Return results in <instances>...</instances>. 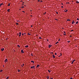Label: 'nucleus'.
I'll use <instances>...</instances> for the list:
<instances>
[{
	"instance_id": "nucleus-6",
	"label": "nucleus",
	"mask_w": 79,
	"mask_h": 79,
	"mask_svg": "<svg viewBox=\"0 0 79 79\" xmlns=\"http://www.w3.org/2000/svg\"><path fill=\"white\" fill-rule=\"evenodd\" d=\"M31 63H33V64H34V61L32 60L31 61Z\"/></svg>"
},
{
	"instance_id": "nucleus-64",
	"label": "nucleus",
	"mask_w": 79,
	"mask_h": 79,
	"mask_svg": "<svg viewBox=\"0 0 79 79\" xmlns=\"http://www.w3.org/2000/svg\"><path fill=\"white\" fill-rule=\"evenodd\" d=\"M31 16L32 17V15H31Z\"/></svg>"
},
{
	"instance_id": "nucleus-28",
	"label": "nucleus",
	"mask_w": 79,
	"mask_h": 79,
	"mask_svg": "<svg viewBox=\"0 0 79 79\" xmlns=\"http://www.w3.org/2000/svg\"><path fill=\"white\" fill-rule=\"evenodd\" d=\"M24 8V6L22 7V8Z\"/></svg>"
},
{
	"instance_id": "nucleus-40",
	"label": "nucleus",
	"mask_w": 79,
	"mask_h": 79,
	"mask_svg": "<svg viewBox=\"0 0 79 79\" xmlns=\"http://www.w3.org/2000/svg\"><path fill=\"white\" fill-rule=\"evenodd\" d=\"M60 39H59V40H58V41H60Z\"/></svg>"
},
{
	"instance_id": "nucleus-38",
	"label": "nucleus",
	"mask_w": 79,
	"mask_h": 79,
	"mask_svg": "<svg viewBox=\"0 0 79 79\" xmlns=\"http://www.w3.org/2000/svg\"><path fill=\"white\" fill-rule=\"evenodd\" d=\"M64 35H66V34H64Z\"/></svg>"
},
{
	"instance_id": "nucleus-25",
	"label": "nucleus",
	"mask_w": 79,
	"mask_h": 79,
	"mask_svg": "<svg viewBox=\"0 0 79 79\" xmlns=\"http://www.w3.org/2000/svg\"><path fill=\"white\" fill-rule=\"evenodd\" d=\"M67 21H71V20H70V19H68V20H67Z\"/></svg>"
},
{
	"instance_id": "nucleus-56",
	"label": "nucleus",
	"mask_w": 79,
	"mask_h": 79,
	"mask_svg": "<svg viewBox=\"0 0 79 79\" xmlns=\"http://www.w3.org/2000/svg\"><path fill=\"white\" fill-rule=\"evenodd\" d=\"M51 79H53V78H51Z\"/></svg>"
},
{
	"instance_id": "nucleus-17",
	"label": "nucleus",
	"mask_w": 79,
	"mask_h": 79,
	"mask_svg": "<svg viewBox=\"0 0 79 79\" xmlns=\"http://www.w3.org/2000/svg\"><path fill=\"white\" fill-rule=\"evenodd\" d=\"M2 3H1L0 4V7L1 6H2Z\"/></svg>"
},
{
	"instance_id": "nucleus-27",
	"label": "nucleus",
	"mask_w": 79,
	"mask_h": 79,
	"mask_svg": "<svg viewBox=\"0 0 79 79\" xmlns=\"http://www.w3.org/2000/svg\"><path fill=\"white\" fill-rule=\"evenodd\" d=\"M39 39H42V38H41V37H39Z\"/></svg>"
},
{
	"instance_id": "nucleus-19",
	"label": "nucleus",
	"mask_w": 79,
	"mask_h": 79,
	"mask_svg": "<svg viewBox=\"0 0 79 79\" xmlns=\"http://www.w3.org/2000/svg\"><path fill=\"white\" fill-rule=\"evenodd\" d=\"M76 2L77 3H79V2H77V1H76Z\"/></svg>"
},
{
	"instance_id": "nucleus-39",
	"label": "nucleus",
	"mask_w": 79,
	"mask_h": 79,
	"mask_svg": "<svg viewBox=\"0 0 79 79\" xmlns=\"http://www.w3.org/2000/svg\"><path fill=\"white\" fill-rule=\"evenodd\" d=\"M61 8H63V6H61Z\"/></svg>"
},
{
	"instance_id": "nucleus-42",
	"label": "nucleus",
	"mask_w": 79,
	"mask_h": 79,
	"mask_svg": "<svg viewBox=\"0 0 79 79\" xmlns=\"http://www.w3.org/2000/svg\"><path fill=\"white\" fill-rule=\"evenodd\" d=\"M56 13L57 14H58V13L57 12H56Z\"/></svg>"
},
{
	"instance_id": "nucleus-22",
	"label": "nucleus",
	"mask_w": 79,
	"mask_h": 79,
	"mask_svg": "<svg viewBox=\"0 0 79 79\" xmlns=\"http://www.w3.org/2000/svg\"><path fill=\"white\" fill-rule=\"evenodd\" d=\"M17 46L18 47H19V48L20 47V46H19V45H18Z\"/></svg>"
},
{
	"instance_id": "nucleus-62",
	"label": "nucleus",
	"mask_w": 79,
	"mask_h": 79,
	"mask_svg": "<svg viewBox=\"0 0 79 79\" xmlns=\"http://www.w3.org/2000/svg\"><path fill=\"white\" fill-rule=\"evenodd\" d=\"M19 10H21V9H19Z\"/></svg>"
},
{
	"instance_id": "nucleus-29",
	"label": "nucleus",
	"mask_w": 79,
	"mask_h": 79,
	"mask_svg": "<svg viewBox=\"0 0 79 79\" xmlns=\"http://www.w3.org/2000/svg\"><path fill=\"white\" fill-rule=\"evenodd\" d=\"M3 71V70H1L0 71V72H2Z\"/></svg>"
},
{
	"instance_id": "nucleus-44",
	"label": "nucleus",
	"mask_w": 79,
	"mask_h": 79,
	"mask_svg": "<svg viewBox=\"0 0 79 79\" xmlns=\"http://www.w3.org/2000/svg\"><path fill=\"white\" fill-rule=\"evenodd\" d=\"M40 2H42V1H41Z\"/></svg>"
},
{
	"instance_id": "nucleus-13",
	"label": "nucleus",
	"mask_w": 79,
	"mask_h": 79,
	"mask_svg": "<svg viewBox=\"0 0 79 79\" xmlns=\"http://www.w3.org/2000/svg\"><path fill=\"white\" fill-rule=\"evenodd\" d=\"M25 47H26V48H27V47H28V46H25Z\"/></svg>"
},
{
	"instance_id": "nucleus-50",
	"label": "nucleus",
	"mask_w": 79,
	"mask_h": 79,
	"mask_svg": "<svg viewBox=\"0 0 79 79\" xmlns=\"http://www.w3.org/2000/svg\"><path fill=\"white\" fill-rule=\"evenodd\" d=\"M23 64V66H24V64Z\"/></svg>"
},
{
	"instance_id": "nucleus-46",
	"label": "nucleus",
	"mask_w": 79,
	"mask_h": 79,
	"mask_svg": "<svg viewBox=\"0 0 79 79\" xmlns=\"http://www.w3.org/2000/svg\"><path fill=\"white\" fill-rule=\"evenodd\" d=\"M40 0H38V2H40Z\"/></svg>"
},
{
	"instance_id": "nucleus-8",
	"label": "nucleus",
	"mask_w": 79,
	"mask_h": 79,
	"mask_svg": "<svg viewBox=\"0 0 79 79\" xmlns=\"http://www.w3.org/2000/svg\"><path fill=\"white\" fill-rule=\"evenodd\" d=\"M52 47V45H49V48H50V47Z\"/></svg>"
},
{
	"instance_id": "nucleus-23",
	"label": "nucleus",
	"mask_w": 79,
	"mask_h": 79,
	"mask_svg": "<svg viewBox=\"0 0 79 79\" xmlns=\"http://www.w3.org/2000/svg\"><path fill=\"white\" fill-rule=\"evenodd\" d=\"M60 56H59V57H60V56H61V55H62L60 53Z\"/></svg>"
},
{
	"instance_id": "nucleus-12",
	"label": "nucleus",
	"mask_w": 79,
	"mask_h": 79,
	"mask_svg": "<svg viewBox=\"0 0 79 79\" xmlns=\"http://www.w3.org/2000/svg\"><path fill=\"white\" fill-rule=\"evenodd\" d=\"M78 21H77L76 22V24H78Z\"/></svg>"
},
{
	"instance_id": "nucleus-15",
	"label": "nucleus",
	"mask_w": 79,
	"mask_h": 79,
	"mask_svg": "<svg viewBox=\"0 0 79 79\" xmlns=\"http://www.w3.org/2000/svg\"><path fill=\"white\" fill-rule=\"evenodd\" d=\"M28 35H31V34H30V33H28Z\"/></svg>"
},
{
	"instance_id": "nucleus-1",
	"label": "nucleus",
	"mask_w": 79,
	"mask_h": 79,
	"mask_svg": "<svg viewBox=\"0 0 79 79\" xmlns=\"http://www.w3.org/2000/svg\"><path fill=\"white\" fill-rule=\"evenodd\" d=\"M21 32H20L19 33V34H17V35H19V37H21Z\"/></svg>"
},
{
	"instance_id": "nucleus-33",
	"label": "nucleus",
	"mask_w": 79,
	"mask_h": 79,
	"mask_svg": "<svg viewBox=\"0 0 79 79\" xmlns=\"http://www.w3.org/2000/svg\"><path fill=\"white\" fill-rule=\"evenodd\" d=\"M77 20H79V18H77Z\"/></svg>"
},
{
	"instance_id": "nucleus-2",
	"label": "nucleus",
	"mask_w": 79,
	"mask_h": 79,
	"mask_svg": "<svg viewBox=\"0 0 79 79\" xmlns=\"http://www.w3.org/2000/svg\"><path fill=\"white\" fill-rule=\"evenodd\" d=\"M8 61V59H6V60H5V63H6V62H7Z\"/></svg>"
},
{
	"instance_id": "nucleus-34",
	"label": "nucleus",
	"mask_w": 79,
	"mask_h": 79,
	"mask_svg": "<svg viewBox=\"0 0 79 79\" xmlns=\"http://www.w3.org/2000/svg\"><path fill=\"white\" fill-rule=\"evenodd\" d=\"M69 42H70V41H68V43H69Z\"/></svg>"
},
{
	"instance_id": "nucleus-14",
	"label": "nucleus",
	"mask_w": 79,
	"mask_h": 79,
	"mask_svg": "<svg viewBox=\"0 0 79 79\" xmlns=\"http://www.w3.org/2000/svg\"><path fill=\"white\" fill-rule=\"evenodd\" d=\"M47 77V79H49V76Z\"/></svg>"
},
{
	"instance_id": "nucleus-36",
	"label": "nucleus",
	"mask_w": 79,
	"mask_h": 79,
	"mask_svg": "<svg viewBox=\"0 0 79 79\" xmlns=\"http://www.w3.org/2000/svg\"><path fill=\"white\" fill-rule=\"evenodd\" d=\"M64 34H66V32L65 31H64Z\"/></svg>"
},
{
	"instance_id": "nucleus-41",
	"label": "nucleus",
	"mask_w": 79,
	"mask_h": 79,
	"mask_svg": "<svg viewBox=\"0 0 79 79\" xmlns=\"http://www.w3.org/2000/svg\"><path fill=\"white\" fill-rule=\"evenodd\" d=\"M70 79H73V78H71Z\"/></svg>"
},
{
	"instance_id": "nucleus-32",
	"label": "nucleus",
	"mask_w": 79,
	"mask_h": 79,
	"mask_svg": "<svg viewBox=\"0 0 79 79\" xmlns=\"http://www.w3.org/2000/svg\"><path fill=\"white\" fill-rule=\"evenodd\" d=\"M73 23H74L75 22H74V20H73Z\"/></svg>"
},
{
	"instance_id": "nucleus-52",
	"label": "nucleus",
	"mask_w": 79,
	"mask_h": 79,
	"mask_svg": "<svg viewBox=\"0 0 79 79\" xmlns=\"http://www.w3.org/2000/svg\"><path fill=\"white\" fill-rule=\"evenodd\" d=\"M47 41H48V40H47Z\"/></svg>"
},
{
	"instance_id": "nucleus-60",
	"label": "nucleus",
	"mask_w": 79,
	"mask_h": 79,
	"mask_svg": "<svg viewBox=\"0 0 79 79\" xmlns=\"http://www.w3.org/2000/svg\"><path fill=\"white\" fill-rule=\"evenodd\" d=\"M22 66L23 67V65H22Z\"/></svg>"
},
{
	"instance_id": "nucleus-58",
	"label": "nucleus",
	"mask_w": 79,
	"mask_h": 79,
	"mask_svg": "<svg viewBox=\"0 0 79 79\" xmlns=\"http://www.w3.org/2000/svg\"><path fill=\"white\" fill-rule=\"evenodd\" d=\"M56 20L57 21H58V19H56Z\"/></svg>"
},
{
	"instance_id": "nucleus-53",
	"label": "nucleus",
	"mask_w": 79,
	"mask_h": 79,
	"mask_svg": "<svg viewBox=\"0 0 79 79\" xmlns=\"http://www.w3.org/2000/svg\"><path fill=\"white\" fill-rule=\"evenodd\" d=\"M72 24H73V22H72Z\"/></svg>"
},
{
	"instance_id": "nucleus-26",
	"label": "nucleus",
	"mask_w": 79,
	"mask_h": 79,
	"mask_svg": "<svg viewBox=\"0 0 79 79\" xmlns=\"http://www.w3.org/2000/svg\"><path fill=\"white\" fill-rule=\"evenodd\" d=\"M48 73H50V70H48Z\"/></svg>"
},
{
	"instance_id": "nucleus-57",
	"label": "nucleus",
	"mask_w": 79,
	"mask_h": 79,
	"mask_svg": "<svg viewBox=\"0 0 79 79\" xmlns=\"http://www.w3.org/2000/svg\"><path fill=\"white\" fill-rule=\"evenodd\" d=\"M24 34L26 35V33H24Z\"/></svg>"
},
{
	"instance_id": "nucleus-31",
	"label": "nucleus",
	"mask_w": 79,
	"mask_h": 79,
	"mask_svg": "<svg viewBox=\"0 0 79 79\" xmlns=\"http://www.w3.org/2000/svg\"><path fill=\"white\" fill-rule=\"evenodd\" d=\"M22 35H24V33H23L22 34Z\"/></svg>"
},
{
	"instance_id": "nucleus-59",
	"label": "nucleus",
	"mask_w": 79,
	"mask_h": 79,
	"mask_svg": "<svg viewBox=\"0 0 79 79\" xmlns=\"http://www.w3.org/2000/svg\"><path fill=\"white\" fill-rule=\"evenodd\" d=\"M34 69H35V68H33Z\"/></svg>"
},
{
	"instance_id": "nucleus-4",
	"label": "nucleus",
	"mask_w": 79,
	"mask_h": 79,
	"mask_svg": "<svg viewBox=\"0 0 79 79\" xmlns=\"http://www.w3.org/2000/svg\"><path fill=\"white\" fill-rule=\"evenodd\" d=\"M39 66H40V65L39 64H37V66H36L37 68H38Z\"/></svg>"
},
{
	"instance_id": "nucleus-61",
	"label": "nucleus",
	"mask_w": 79,
	"mask_h": 79,
	"mask_svg": "<svg viewBox=\"0 0 79 79\" xmlns=\"http://www.w3.org/2000/svg\"><path fill=\"white\" fill-rule=\"evenodd\" d=\"M52 54H53V52H52Z\"/></svg>"
},
{
	"instance_id": "nucleus-11",
	"label": "nucleus",
	"mask_w": 79,
	"mask_h": 79,
	"mask_svg": "<svg viewBox=\"0 0 79 79\" xmlns=\"http://www.w3.org/2000/svg\"><path fill=\"white\" fill-rule=\"evenodd\" d=\"M74 61H73V60H72V62L71 63L72 64H73V63H74Z\"/></svg>"
},
{
	"instance_id": "nucleus-51",
	"label": "nucleus",
	"mask_w": 79,
	"mask_h": 79,
	"mask_svg": "<svg viewBox=\"0 0 79 79\" xmlns=\"http://www.w3.org/2000/svg\"><path fill=\"white\" fill-rule=\"evenodd\" d=\"M23 12L24 13L25 12L23 11Z\"/></svg>"
},
{
	"instance_id": "nucleus-10",
	"label": "nucleus",
	"mask_w": 79,
	"mask_h": 79,
	"mask_svg": "<svg viewBox=\"0 0 79 79\" xmlns=\"http://www.w3.org/2000/svg\"><path fill=\"white\" fill-rule=\"evenodd\" d=\"M2 51H3L4 50V48H3L2 49H1Z\"/></svg>"
},
{
	"instance_id": "nucleus-54",
	"label": "nucleus",
	"mask_w": 79,
	"mask_h": 79,
	"mask_svg": "<svg viewBox=\"0 0 79 79\" xmlns=\"http://www.w3.org/2000/svg\"><path fill=\"white\" fill-rule=\"evenodd\" d=\"M61 4L62 5H63V3H61Z\"/></svg>"
},
{
	"instance_id": "nucleus-45",
	"label": "nucleus",
	"mask_w": 79,
	"mask_h": 79,
	"mask_svg": "<svg viewBox=\"0 0 79 79\" xmlns=\"http://www.w3.org/2000/svg\"><path fill=\"white\" fill-rule=\"evenodd\" d=\"M73 30H71V31H72V32H73Z\"/></svg>"
},
{
	"instance_id": "nucleus-9",
	"label": "nucleus",
	"mask_w": 79,
	"mask_h": 79,
	"mask_svg": "<svg viewBox=\"0 0 79 79\" xmlns=\"http://www.w3.org/2000/svg\"><path fill=\"white\" fill-rule=\"evenodd\" d=\"M34 67H35V66H33L32 67H31V69L33 68H34Z\"/></svg>"
},
{
	"instance_id": "nucleus-7",
	"label": "nucleus",
	"mask_w": 79,
	"mask_h": 79,
	"mask_svg": "<svg viewBox=\"0 0 79 79\" xmlns=\"http://www.w3.org/2000/svg\"><path fill=\"white\" fill-rule=\"evenodd\" d=\"M10 9H9L7 10V11L8 12H10Z\"/></svg>"
},
{
	"instance_id": "nucleus-30",
	"label": "nucleus",
	"mask_w": 79,
	"mask_h": 79,
	"mask_svg": "<svg viewBox=\"0 0 79 79\" xmlns=\"http://www.w3.org/2000/svg\"><path fill=\"white\" fill-rule=\"evenodd\" d=\"M31 56H33V55H32V54H31Z\"/></svg>"
},
{
	"instance_id": "nucleus-21",
	"label": "nucleus",
	"mask_w": 79,
	"mask_h": 79,
	"mask_svg": "<svg viewBox=\"0 0 79 79\" xmlns=\"http://www.w3.org/2000/svg\"><path fill=\"white\" fill-rule=\"evenodd\" d=\"M10 3L8 4V6H10Z\"/></svg>"
},
{
	"instance_id": "nucleus-49",
	"label": "nucleus",
	"mask_w": 79,
	"mask_h": 79,
	"mask_svg": "<svg viewBox=\"0 0 79 79\" xmlns=\"http://www.w3.org/2000/svg\"><path fill=\"white\" fill-rule=\"evenodd\" d=\"M46 13V12H45V13L44 14V15H45Z\"/></svg>"
},
{
	"instance_id": "nucleus-20",
	"label": "nucleus",
	"mask_w": 79,
	"mask_h": 79,
	"mask_svg": "<svg viewBox=\"0 0 79 79\" xmlns=\"http://www.w3.org/2000/svg\"><path fill=\"white\" fill-rule=\"evenodd\" d=\"M9 78V77H6V79H8V78Z\"/></svg>"
},
{
	"instance_id": "nucleus-18",
	"label": "nucleus",
	"mask_w": 79,
	"mask_h": 79,
	"mask_svg": "<svg viewBox=\"0 0 79 79\" xmlns=\"http://www.w3.org/2000/svg\"><path fill=\"white\" fill-rule=\"evenodd\" d=\"M16 24H17V25H19V24L18 23H17Z\"/></svg>"
},
{
	"instance_id": "nucleus-16",
	"label": "nucleus",
	"mask_w": 79,
	"mask_h": 79,
	"mask_svg": "<svg viewBox=\"0 0 79 79\" xmlns=\"http://www.w3.org/2000/svg\"><path fill=\"white\" fill-rule=\"evenodd\" d=\"M64 11H65V12H67V11H68V10H64Z\"/></svg>"
},
{
	"instance_id": "nucleus-63",
	"label": "nucleus",
	"mask_w": 79,
	"mask_h": 79,
	"mask_svg": "<svg viewBox=\"0 0 79 79\" xmlns=\"http://www.w3.org/2000/svg\"><path fill=\"white\" fill-rule=\"evenodd\" d=\"M17 22H19V21H17Z\"/></svg>"
},
{
	"instance_id": "nucleus-3",
	"label": "nucleus",
	"mask_w": 79,
	"mask_h": 79,
	"mask_svg": "<svg viewBox=\"0 0 79 79\" xmlns=\"http://www.w3.org/2000/svg\"><path fill=\"white\" fill-rule=\"evenodd\" d=\"M21 53H24V52H23V50H21Z\"/></svg>"
},
{
	"instance_id": "nucleus-47",
	"label": "nucleus",
	"mask_w": 79,
	"mask_h": 79,
	"mask_svg": "<svg viewBox=\"0 0 79 79\" xmlns=\"http://www.w3.org/2000/svg\"><path fill=\"white\" fill-rule=\"evenodd\" d=\"M67 4V3H69V2H67L66 3Z\"/></svg>"
},
{
	"instance_id": "nucleus-55",
	"label": "nucleus",
	"mask_w": 79,
	"mask_h": 79,
	"mask_svg": "<svg viewBox=\"0 0 79 79\" xmlns=\"http://www.w3.org/2000/svg\"><path fill=\"white\" fill-rule=\"evenodd\" d=\"M31 27H32V25H31Z\"/></svg>"
},
{
	"instance_id": "nucleus-43",
	"label": "nucleus",
	"mask_w": 79,
	"mask_h": 79,
	"mask_svg": "<svg viewBox=\"0 0 79 79\" xmlns=\"http://www.w3.org/2000/svg\"><path fill=\"white\" fill-rule=\"evenodd\" d=\"M70 37H72V36L70 35Z\"/></svg>"
},
{
	"instance_id": "nucleus-37",
	"label": "nucleus",
	"mask_w": 79,
	"mask_h": 79,
	"mask_svg": "<svg viewBox=\"0 0 79 79\" xmlns=\"http://www.w3.org/2000/svg\"><path fill=\"white\" fill-rule=\"evenodd\" d=\"M55 55H56V53H55Z\"/></svg>"
},
{
	"instance_id": "nucleus-5",
	"label": "nucleus",
	"mask_w": 79,
	"mask_h": 79,
	"mask_svg": "<svg viewBox=\"0 0 79 79\" xmlns=\"http://www.w3.org/2000/svg\"><path fill=\"white\" fill-rule=\"evenodd\" d=\"M52 56H53V58H55V56L54 55H52Z\"/></svg>"
},
{
	"instance_id": "nucleus-48",
	"label": "nucleus",
	"mask_w": 79,
	"mask_h": 79,
	"mask_svg": "<svg viewBox=\"0 0 79 79\" xmlns=\"http://www.w3.org/2000/svg\"><path fill=\"white\" fill-rule=\"evenodd\" d=\"M18 72H19V70H18Z\"/></svg>"
},
{
	"instance_id": "nucleus-35",
	"label": "nucleus",
	"mask_w": 79,
	"mask_h": 79,
	"mask_svg": "<svg viewBox=\"0 0 79 79\" xmlns=\"http://www.w3.org/2000/svg\"><path fill=\"white\" fill-rule=\"evenodd\" d=\"M76 60H73V61H74H74H75Z\"/></svg>"
},
{
	"instance_id": "nucleus-24",
	"label": "nucleus",
	"mask_w": 79,
	"mask_h": 79,
	"mask_svg": "<svg viewBox=\"0 0 79 79\" xmlns=\"http://www.w3.org/2000/svg\"><path fill=\"white\" fill-rule=\"evenodd\" d=\"M58 43V42H57L56 43V44H57Z\"/></svg>"
}]
</instances>
